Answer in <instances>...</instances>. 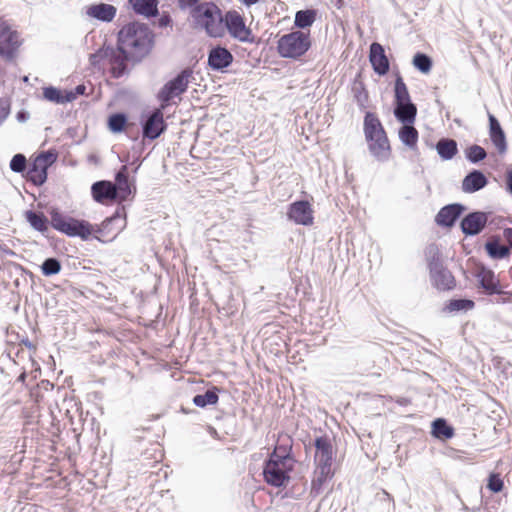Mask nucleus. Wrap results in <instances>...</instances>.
<instances>
[{
	"label": "nucleus",
	"mask_w": 512,
	"mask_h": 512,
	"mask_svg": "<svg viewBox=\"0 0 512 512\" xmlns=\"http://www.w3.org/2000/svg\"><path fill=\"white\" fill-rule=\"evenodd\" d=\"M487 178L478 170L470 172L462 181V190L465 193H474L487 185Z\"/></svg>",
	"instance_id": "23"
},
{
	"label": "nucleus",
	"mask_w": 512,
	"mask_h": 512,
	"mask_svg": "<svg viewBox=\"0 0 512 512\" xmlns=\"http://www.w3.org/2000/svg\"><path fill=\"white\" fill-rule=\"evenodd\" d=\"M51 224L54 229L64 234L70 237L78 236L83 240L89 239L94 231L93 226L89 222L65 217L56 211L51 214Z\"/></svg>",
	"instance_id": "5"
},
{
	"label": "nucleus",
	"mask_w": 512,
	"mask_h": 512,
	"mask_svg": "<svg viewBox=\"0 0 512 512\" xmlns=\"http://www.w3.org/2000/svg\"><path fill=\"white\" fill-rule=\"evenodd\" d=\"M41 270L45 276H52L60 272L61 264L56 258H47L43 262Z\"/></svg>",
	"instance_id": "40"
},
{
	"label": "nucleus",
	"mask_w": 512,
	"mask_h": 512,
	"mask_svg": "<svg viewBox=\"0 0 512 512\" xmlns=\"http://www.w3.org/2000/svg\"><path fill=\"white\" fill-rule=\"evenodd\" d=\"M275 451L278 452V454L285 456L287 460L291 459V450H292V441L289 437H286L285 439L279 441L275 448Z\"/></svg>",
	"instance_id": "43"
},
{
	"label": "nucleus",
	"mask_w": 512,
	"mask_h": 512,
	"mask_svg": "<svg viewBox=\"0 0 512 512\" xmlns=\"http://www.w3.org/2000/svg\"><path fill=\"white\" fill-rule=\"evenodd\" d=\"M489 118V134L492 143L497 148L500 154H503L507 150L506 137L499 121L492 114L488 115Z\"/></svg>",
	"instance_id": "21"
},
{
	"label": "nucleus",
	"mask_w": 512,
	"mask_h": 512,
	"mask_svg": "<svg viewBox=\"0 0 512 512\" xmlns=\"http://www.w3.org/2000/svg\"><path fill=\"white\" fill-rule=\"evenodd\" d=\"M198 2H199V0H180V7L182 9L187 8V7H193Z\"/></svg>",
	"instance_id": "50"
},
{
	"label": "nucleus",
	"mask_w": 512,
	"mask_h": 512,
	"mask_svg": "<svg viewBox=\"0 0 512 512\" xmlns=\"http://www.w3.org/2000/svg\"><path fill=\"white\" fill-rule=\"evenodd\" d=\"M162 105L155 109L146 119L143 124V136L144 138H148L150 140H154L158 138L165 130L166 123L163 117Z\"/></svg>",
	"instance_id": "12"
},
{
	"label": "nucleus",
	"mask_w": 512,
	"mask_h": 512,
	"mask_svg": "<svg viewBox=\"0 0 512 512\" xmlns=\"http://www.w3.org/2000/svg\"><path fill=\"white\" fill-rule=\"evenodd\" d=\"M310 47V33L301 30L284 34L277 41V52L282 58L299 59Z\"/></svg>",
	"instance_id": "4"
},
{
	"label": "nucleus",
	"mask_w": 512,
	"mask_h": 512,
	"mask_svg": "<svg viewBox=\"0 0 512 512\" xmlns=\"http://www.w3.org/2000/svg\"><path fill=\"white\" fill-rule=\"evenodd\" d=\"M129 3L137 14L146 17L155 16L158 12L157 0H129Z\"/></svg>",
	"instance_id": "29"
},
{
	"label": "nucleus",
	"mask_w": 512,
	"mask_h": 512,
	"mask_svg": "<svg viewBox=\"0 0 512 512\" xmlns=\"http://www.w3.org/2000/svg\"><path fill=\"white\" fill-rule=\"evenodd\" d=\"M126 122L127 118L124 114H113L109 117L108 127L112 132L119 133L123 130Z\"/></svg>",
	"instance_id": "39"
},
{
	"label": "nucleus",
	"mask_w": 512,
	"mask_h": 512,
	"mask_svg": "<svg viewBox=\"0 0 512 512\" xmlns=\"http://www.w3.org/2000/svg\"><path fill=\"white\" fill-rule=\"evenodd\" d=\"M464 207L460 204H451L443 207L436 216L437 224L441 226H452L460 216Z\"/></svg>",
	"instance_id": "22"
},
{
	"label": "nucleus",
	"mask_w": 512,
	"mask_h": 512,
	"mask_svg": "<svg viewBox=\"0 0 512 512\" xmlns=\"http://www.w3.org/2000/svg\"><path fill=\"white\" fill-rule=\"evenodd\" d=\"M116 8L111 4L100 3L87 8V15L95 19L110 22L116 15Z\"/></svg>",
	"instance_id": "24"
},
{
	"label": "nucleus",
	"mask_w": 512,
	"mask_h": 512,
	"mask_svg": "<svg viewBox=\"0 0 512 512\" xmlns=\"http://www.w3.org/2000/svg\"><path fill=\"white\" fill-rule=\"evenodd\" d=\"M487 153L484 148L479 145H472L466 149V158L472 163H478L485 159Z\"/></svg>",
	"instance_id": "37"
},
{
	"label": "nucleus",
	"mask_w": 512,
	"mask_h": 512,
	"mask_svg": "<svg viewBox=\"0 0 512 512\" xmlns=\"http://www.w3.org/2000/svg\"><path fill=\"white\" fill-rule=\"evenodd\" d=\"M43 96L47 101L56 104H64L75 100L73 91L63 93L61 90L52 86L43 89Z\"/></svg>",
	"instance_id": "25"
},
{
	"label": "nucleus",
	"mask_w": 512,
	"mask_h": 512,
	"mask_svg": "<svg viewBox=\"0 0 512 512\" xmlns=\"http://www.w3.org/2000/svg\"><path fill=\"white\" fill-rule=\"evenodd\" d=\"M370 62L374 71L379 75H385L389 70V61L381 44L374 42L370 46Z\"/></svg>",
	"instance_id": "18"
},
{
	"label": "nucleus",
	"mask_w": 512,
	"mask_h": 512,
	"mask_svg": "<svg viewBox=\"0 0 512 512\" xmlns=\"http://www.w3.org/2000/svg\"><path fill=\"white\" fill-rule=\"evenodd\" d=\"M364 132L371 154L380 161L387 160L391 153L389 140L381 122L371 112L365 115Z\"/></svg>",
	"instance_id": "2"
},
{
	"label": "nucleus",
	"mask_w": 512,
	"mask_h": 512,
	"mask_svg": "<svg viewBox=\"0 0 512 512\" xmlns=\"http://www.w3.org/2000/svg\"><path fill=\"white\" fill-rule=\"evenodd\" d=\"M331 466L332 464H317L316 478L312 481L313 489H320L332 477Z\"/></svg>",
	"instance_id": "34"
},
{
	"label": "nucleus",
	"mask_w": 512,
	"mask_h": 512,
	"mask_svg": "<svg viewBox=\"0 0 512 512\" xmlns=\"http://www.w3.org/2000/svg\"><path fill=\"white\" fill-rule=\"evenodd\" d=\"M413 65L422 73H428L432 67L431 59L423 53H417L413 58Z\"/></svg>",
	"instance_id": "38"
},
{
	"label": "nucleus",
	"mask_w": 512,
	"mask_h": 512,
	"mask_svg": "<svg viewBox=\"0 0 512 512\" xmlns=\"http://www.w3.org/2000/svg\"><path fill=\"white\" fill-rule=\"evenodd\" d=\"M91 190L93 198L99 203H105L117 198L116 186L109 181L95 182Z\"/></svg>",
	"instance_id": "20"
},
{
	"label": "nucleus",
	"mask_w": 512,
	"mask_h": 512,
	"mask_svg": "<svg viewBox=\"0 0 512 512\" xmlns=\"http://www.w3.org/2000/svg\"><path fill=\"white\" fill-rule=\"evenodd\" d=\"M504 234H505V237L507 238L510 246L512 247V229L511 228L510 229H506L504 231Z\"/></svg>",
	"instance_id": "55"
},
{
	"label": "nucleus",
	"mask_w": 512,
	"mask_h": 512,
	"mask_svg": "<svg viewBox=\"0 0 512 512\" xmlns=\"http://www.w3.org/2000/svg\"><path fill=\"white\" fill-rule=\"evenodd\" d=\"M153 34L145 24L134 22L125 25L118 35L120 47L128 51L132 60H140L152 47Z\"/></svg>",
	"instance_id": "1"
},
{
	"label": "nucleus",
	"mask_w": 512,
	"mask_h": 512,
	"mask_svg": "<svg viewBox=\"0 0 512 512\" xmlns=\"http://www.w3.org/2000/svg\"><path fill=\"white\" fill-rule=\"evenodd\" d=\"M430 274L435 286L440 290H450L454 287V277L451 272L443 266L438 258L429 262Z\"/></svg>",
	"instance_id": "11"
},
{
	"label": "nucleus",
	"mask_w": 512,
	"mask_h": 512,
	"mask_svg": "<svg viewBox=\"0 0 512 512\" xmlns=\"http://www.w3.org/2000/svg\"><path fill=\"white\" fill-rule=\"evenodd\" d=\"M399 138L408 148L415 150L418 141V131L411 123L404 124L399 130Z\"/></svg>",
	"instance_id": "31"
},
{
	"label": "nucleus",
	"mask_w": 512,
	"mask_h": 512,
	"mask_svg": "<svg viewBox=\"0 0 512 512\" xmlns=\"http://www.w3.org/2000/svg\"><path fill=\"white\" fill-rule=\"evenodd\" d=\"M24 343H25V345H26L27 347H31V346H32V345H31V343H30V342H28V341H25Z\"/></svg>",
	"instance_id": "62"
},
{
	"label": "nucleus",
	"mask_w": 512,
	"mask_h": 512,
	"mask_svg": "<svg viewBox=\"0 0 512 512\" xmlns=\"http://www.w3.org/2000/svg\"><path fill=\"white\" fill-rule=\"evenodd\" d=\"M316 449L315 461L317 464H332L333 447L330 438L327 435L318 436L314 440Z\"/></svg>",
	"instance_id": "17"
},
{
	"label": "nucleus",
	"mask_w": 512,
	"mask_h": 512,
	"mask_svg": "<svg viewBox=\"0 0 512 512\" xmlns=\"http://www.w3.org/2000/svg\"><path fill=\"white\" fill-rule=\"evenodd\" d=\"M85 91V87L83 85H79L76 87V92H73L75 94V97L79 94H83Z\"/></svg>",
	"instance_id": "57"
},
{
	"label": "nucleus",
	"mask_w": 512,
	"mask_h": 512,
	"mask_svg": "<svg viewBox=\"0 0 512 512\" xmlns=\"http://www.w3.org/2000/svg\"><path fill=\"white\" fill-rule=\"evenodd\" d=\"M207 430H208V433L215 439H219V435H218V432L217 430L212 427V426H208L207 427Z\"/></svg>",
	"instance_id": "53"
},
{
	"label": "nucleus",
	"mask_w": 512,
	"mask_h": 512,
	"mask_svg": "<svg viewBox=\"0 0 512 512\" xmlns=\"http://www.w3.org/2000/svg\"><path fill=\"white\" fill-rule=\"evenodd\" d=\"M485 250L492 259H503L509 256V247L502 245L499 240L493 239L485 244Z\"/></svg>",
	"instance_id": "33"
},
{
	"label": "nucleus",
	"mask_w": 512,
	"mask_h": 512,
	"mask_svg": "<svg viewBox=\"0 0 512 512\" xmlns=\"http://www.w3.org/2000/svg\"><path fill=\"white\" fill-rule=\"evenodd\" d=\"M114 185L116 186V193L118 194V191H120L122 198H126L128 195L131 194L128 179L127 180H119V182Z\"/></svg>",
	"instance_id": "45"
},
{
	"label": "nucleus",
	"mask_w": 512,
	"mask_h": 512,
	"mask_svg": "<svg viewBox=\"0 0 512 512\" xmlns=\"http://www.w3.org/2000/svg\"><path fill=\"white\" fill-rule=\"evenodd\" d=\"M416 113L417 108L411 101L402 104H396L394 110L395 117L404 124L413 123L416 117Z\"/></svg>",
	"instance_id": "26"
},
{
	"label": "nucleus",
	"mask_w": 512,
	"mask_h": 512,
	"mask_svg": "<svg viewBox=\"0 0 512 512\" xmlns=\"http://www.w3.org/2000/svg\"><path fill=\"white\" fill-rule=\"evenodd\" d=\"M316 19V12L314 10H300L295 14L294 24L300 29L310 27Z\"/></svg>",
	"instance_id": "35"
},
{
	"label": "nucleus",
	"mask_w": 512,
	"mask_h": 512,
	"mask_svg": "<svg viewBox=\"0 0 512 512\" xmlns=\"http://www.w3.org/2000/svg\"><path fill=\"white\" fill-rule=\"evenodd\" d=\"M21 44L19 33L8 21L0 18V56L6 60H13Z\"/></svg>",
	"instance_id": "7"
},
{
	"label": "nucleus",
	"mask_w": 512,
	"mask_h": 512,
	"mask_svg": "<svg viewBox=\"0 0 512 512\" xmlns=\"http://www.w3.org/2000/svg\"><path fill=\"white\" fill-rule=\"evenodd\" d=\"M477 278L480 286L485 290V293L488 295L499 294V295H508L509 292H505L499 288V280L496 277L495 273L486 268H481L477 273Z\"/></svg>",
	"instance_id": "16"
},
{
	"label": "nucleus",
	"mask_w": 512,
	"mask_h": 512,
	"mask_svg": "<svg viewBox=\"0 0 512 512\" xmlns=\"http://www.w3.org/2000/svg\"><path fill=\"white\" fill-rule=\"evenodd\" d=\"M25 218L35 230L42 233L48 230V219L43 213L29 210L26 211Z\"/></svg>",
	"instance_id": "32"
},
{
	"label": "nucleus",
	"mask_w": 512,
	"mask_h": 512,
	"mask_svg": "<svg viewBox=\"0 0 512 512\" xmlns=\"http://www.w3.org/2000/svg\"><path fill=\"white\" fill-rule=\"evenodd\" d=\"M192 74V70L186 68L161 88L158 99L162 103V108H166L173 98L180 96L187 90Z\"/></svg>",
	"instance_id": "6"
},
{
	"label": "nucleus",
	"mask_w": 512,
	"mask_h": 512,
	"mask_svg": "<svg viewBox=\"0 0 512 512\" xmlns=\"http://www.w3.org/2000/svg\"><path fill=\"white\" fill-rule=\"evenodd\" d=\"M10 168L14 172H23L26 168L25 156L22 154L14 155L10 162Z\"/></svg>",
	"instance_id": "44"
},
{
	"label": "nucleus",
	"mask_w": 512,
	"mask_h": 512,
	"mask_svg": "<svg viewBox=\"0 0 512 512\" xmlns=\"http://www.w3.org/2000/svg\"><path fill=\"white\" fill-rule=\"evenodd\" d=\"M180 411H181L183 414H188V413H191V412L196 413V411H195V410H189V409H186L184 406H181Z\"/></svg>",
	"instance_id": "58"
},
{
	"label": "nucleus",
	"mask_w": 512,
	"mask_h": 512,
	"mask_svg": "<svg viewBox=\"0 0 512 512\" xmlns=\"http://www.w3.org/2000/svg\"><path fill=\"white\" fill-rule=\"evenodd\" d=\"M127 179H128L127 167L126 166H122L121 170L116 175V183H118L119 180H127Z\"/></svg>",
	"instance_id": "48"
},
{
	"label": "nucleus",
	"mask_w": 512,
	"mask_h": 512,
	"mask_svg": "<svg viewBox=\"0 0 512 512\" xmlns=\"http://www.w3.org/2000/svg\"><path fill=\"white\" fill-rule=\"evenodd\" d=\"M496 302L499 303V304H505V303L510 302V299L503 297V298L498 299Z\"/></svg>",
	"instance_id": "59"
},
{
	"label": "nucleus",
	"mask_w": 512,
	"mask_h": 512,
	"mask_svg": "<svg viewBox=\"0 0 512 512\" xmlns=\"http://www.w3.org/2000/svg\"><path fill=\"white\" fill-rule=\"evenodd\" d=\"M288 218L299 225L309 226L313 224V209L308 201H296L288 210Z\"/></svg>",
	"instance_id": "13"
},
{
	"label": "nucleus",
	"mask_w": 512,
	"mask_h": 512,
	"mask_svg": "<svg viewBox=\"0 0 512 512\" xmlns=\"http://www.w3.org/2000/svg\"><path fill=\"white\" fill-rule=\"evenodd\" d=\"M431 434L441 440H448L454 436V428L444 418H437L432 422Z\"/></svg>",
	"instance_id": "27"
},
{
	"label": "nucleus",
	"mask_w": 512,
	"mask_h": 512,
	"mask_svg": "<svg viewBox=\"0 0 512 512\" xmlns=\"http://www.w3.org/2000/svg\"><path fill=\"white\" fill-rule=\"evenodd\" d=\"M191 16L197 26L205 29L211 37H220L224 31L223 17L220 9L211 2H205L196 5Z\"/></svg>",
	"instance_id": "3"
},
{
	"label": "nucleus",
	"mask_w": 512,
	"mask_h": 512,
	"mask_svg": "<svg viewBox=\"0 0 512 512\" xmlns=\"http://www.w3.org/2000/svg\"><path fill=\"white\" fill-rule=\"evenodd\" d=\"M197 382H198V381H196L195 379H193V380H192L191 378H189V379L187 380V383H188V384H195V383H197ZM199 382H202V380H200Z\"/></svg>",
	"instance_id": "60"
},
{
	"label": "nucleus",
	"mask_w": 512,
	"mask_h": 512,
	"mask_svg": "<svg viewBox=\"0 0 512 512\" xmlns=\"http://www.w3.org/2000/svg\"><path fill=\"white\" fill-rule=\"evenodd\" d=\"M24 379V374L20 375L19 377V380H23Z\"/></svg>",
	"instance_id": "63"
},
{
	"label": "nucleus",
	"mask_w": 512,
	"mask_h": 512,
	"mask_svg": "<svg viewBox=\"0 0 512 512\" xmlns=\"http://www.w3.org/2000/svg\"><path fill=\"white\" fill-rule=\"evenodd\" d=\"M447 307L450 311H467L474 307V302L469 299H455L451 300Z\"/></svg>",
	"instance_id": "41"
},
{
	"label": "nucleus",
	"mask_w": 512,
	"mask_h": 512,
	"mask_svg": "<svg viewBox=\"0 0 512 512\" xmlns=\"http://www.w3.org/2000/svg\"><path fill=\"white\" fill-rule=\"evenodd\" d=\"M395 101L396 104L411 101L407 86L401 76H398L395 81Z\"/></svg>",
	"instance_id": "36"
},
{
	"label": "nucleus",
	"mask_w": 512,
	"mask_h": 512,
	"mask_svg": "<svg viewBox=\"0 0 512 512\" xmlns=\"http://www.w3.org/2000/svg\"><path fill=\"white\" fill-rule=\"evenodd\" d=\"M39 388L40 386L39 385H36V386H32L30 389H29V394L32 396V397H36V401H38V397H39Z\"/></svg>",
	"instance_id": "52"
},
{
	"label": "nucleus",
	"mask_w": 512,
	"mask_h": 512,
	"mask_svg": "<svg viewBox=\"0 0 512 512\" xmlns=\"http://www.w3.org/2000/svg\"><path fill=\"white\" fill-rule=\"evenodd\" d=\"M266 461H273L274 463L278 464V466H289V460H287L285 456L278 454V452L275 450H273Z\"/></svg>",
	"instance_id": "46"
},
{
	"label": "nucleus",
	"mask_w": 512,
	"mask_h": 512,
	"mask_svg": "<svg viewBox=\"0 0 512 512\" xmlns=\"http://www.w3.org/2000/svg\"><path fill=\"white\" fill-rule=\"evenodd\" d=\"M18 119H24V115H22V113H19L18 114Z\"/></svg>",
	"instance_id": "61"
},
{
	"label": "nucleus",
	"mask_w": 512,
	"mask_h": 512,
	"mask_svg": "<svg viewBox=\"0 0 512 512\" xmlns=\"http://www.w3.org/2000/svg\"><path fill=\"white\" fill-rule=\"evenodd\" d=\"M231 37L245 43H254L255 37L244 18L237 11H228L223 19Z\"/></svg>",
	"instance_id": "8"
},
{
	"label": "nucleus",
	"mask_w": 512,
	"mask_h": 512,
	"mask_svg": "<svg viewBox=\"0 0 512 512\" xmlns=\"http://www.w3.org/2000/svg\"><path fill=\"white\" fill-rule=\"evenodd\" d=\"M487 215L484 212H473L461 221V229L466 235H477L487 223Z\"/></svg>",
	"instance_id": "15"
},
{
	"label": "nucleus",
	"mask_w": 512,
	"mask_h": 512,
	"mask_svg": "<svg viewBox=\"0 0 512 512\" xmlns=\"http://www.w3.org/2000/svg\"><path fill=\"white\" fill-rule=\"evenodd\" d=\"M487 488L492 493H499L504 488V482L499 474L497 473H491L487 480Z\"/></svg>",
	"instance_id": "42"
},
{
	"label": "nucleus",
	"mask_w": 512,
	"mask_h": 512,
	"mask_svg": "<svg viewBox=\"0 0 512 512\" xmlns=\"http://www.w3.org/2000/svg\"><path fill=\"white\" fill-rule=\"evenodd\" d=\"M99 59H105L104 57V48L99 50L97 53L95 54H92L90 56V61L93 65H95L96 63H98Z\"/></svg>",
	"instance_id": "47"
},
{
	"label": "nucleus",
	"mask_w": 512,
	"mask_h": 512,
	"mask_svg": "<svg viewBox=\"0 0 512 512\" xmlns=\"http://www.w3.org/2000/svg\"><path fill=\"white\" fill-rule=\"evenodd\" d=\"M9 115V109L8 107L0 104V125L4 122V120Z\"/></svg>",
	"instance_id": "49"
},
{
	"label": "nucleus",
	"mask_w": 512,
	"mask_h": 512,
	"mask_svg": "<svg viewBox=\"0 0 512 512\" xmlns=\"http://www.w3.org/2000/svg\"><path fill=\"white\" fill-rule=\"evenodd\" d=\"M395 401L400 406H408L411 404V399L408 397H397Z\"/></svg>",
	"instance_id": "51"
},
{
	"label": "nucleus",
	"mask_w": 512,
	"mask_h": 512,
	"mask_svg": "<svg viewBox=\"0 0 512 512\" xmlns=\"http://www.w3.org/2000/svg\"><path fill=\"white\" fill-rule=\"evenodd\" d=\"M291 469V466H278V464L273 461H265L262 474L264 480L269 485L281 487L289 481V472Z\"/></svg>",
	"instance_id": "9"
},
{
	"label": "nucleus",
	"mask_w": 512,
	"mask_h": 512,
	"mask_svg": "<svg viewBox=\"0 0 512 512\" xmlns=\"http://www.w3.org/2000/svg\"><path fill=\"white\" fill-rule=\"evenodd\" d=\"M242 4H244L247 7H250L256 3H258L260 0H239Z\"/></svg>",
	"instance_id": "56"
},
{
	"label": "nucleus",
	"mask_w": 512,
	"mask_h": 512,
	"mask_svg": "<svg viewBox=\"0 0 512 512\" xmlns=\"http://www.w3.org/2000/svg\"><path fill=\"white\" fill-rule=\"evenodd\" d=\"M508 295L512 297V293H509Z\"/></svg>",
	"instance_id": "64"
},
{
	"label": "nucleus",
	"mask_w": 512,
	"mask_h": 512,
	"mask_svg": "<svg viewBox=\"0 0 512 512\" xmlns=\"http://www.w3.org/2000/svg\"><path fill=\"white\" fill-rule=\"evenodd\" d=\"M212 389H208L203 394H197L193 397L192 403L199 408H206L207 406L217 404L219 400L218 392L219 390L216 386H212Z\"/></svg>",
	"instance_id": "30"
},
{
	"label": "nucleus",
	"mask_w": 512,
	"mask_h": 512,
	"mask_svg": "<svg viewBox=\"0 0 512 512\" xmlns=\"http://www.w3.org/2000/svg\"><path fill=\"white\" fill-rule=\"evenodd\" d=\"M104 57L108 60L111 71L114 77H121L126 70V61L131 59V56L128 54V51L124 50L118 44L117 48L106 47L104 48Z\"/></svg>",
	"instance_id": "10"
},
{
	"label": "nucleus",
	"mask_w": 512,
	"mask_h": 512,
	"mask_svg": "<svg viewBox=\"0 0 512 512\" xmlns=\"http://www.w3.org/2000/svg\"><path fill=\"white\" fill-rule=\"evenodd\" d=\"M233 61L232 54L223 47L212 48L208 55V64L213 70H222Z\"/></svg>",
	"instance_id": "19"
},
{
	"label": "nucleus",
	"mask_w": 512,
	"mask_h": 512,
	"mask_svg": "<svg viewBox=\"0 0 512 512\" xmlns=\"http://www.w3.org/2000/svg\"><path fill=\"white\" fill-rule=\"evenodd\" d=\"M507 186H508L509 192L512 194V171L508 172V175H507Z\"/></svg>",
	"instance_id": "54"
},
{
	"label": "nucleus",
	"mask_w": 512,
	"mask_h": 512,
	"mask_svg": "<svg viewBox=\"0 0 512 512\" xmlns=\"http://www.w3.org/2000/svg\"><path fill=\"white\" fill-rule=\"evenodd\" d=\"M436 150L442 160H451L458 152L457 142L453 139L442 138L437 142Z\"/></svg>",
	"instance_id": "28"
},
{
	"label": "nucleus",
	"mask_w": 512,
	"mask_h": 512,
	"mask_svg": "<svg viewBox=\"0 0 512 512\" xmlns=\"http://www.w3.org/2000/svg\"><path fill=\"white\" fill-rule=\"evenodd\" d=\"M53 161L52 154L43 153L37 156L28 171L30 180L35 184H43L47 178V168Z\"/></svg>",
	"instance_id": "14"
}]
</instances>
